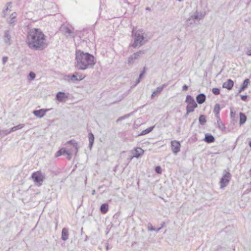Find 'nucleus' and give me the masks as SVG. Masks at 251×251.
<instances>
[{
    "mask_svg": "<svg viewBox=\"0 0 251 251\" xmlns=\"http://www.w3.org/2000/svg\"><path fill=\"white\" fill-rule=\"evenodd\" d=\"M46 41V36L39 28H32L27 33L26 42L28 47L31 50H44L48 46Z\"/></svg>",
    "mask_w": 251,
    "mask_h": 251,
    "instance_id": "obj_1",
    "label": "nucleus"
},
{
    "mask_svg": "<svg viewBox=\"0 0 251 251\" xmlns=\"http://www.w3.org/2000/svg\"><path fill=\"white\" fill-rule=\"evenodd\" d=\"M75 60V67L79 70L92 68L96 63V59L93 55L80 50H76Z\"/></svg>",
    "mask_w": 251,
    "mask_h": 251,
    "instance_id": "obj_2",
    "label": "nucleus"
},
{
    "mask_svg": "<svg viewBox=\"0 0 251 251\" xmlns=\"http://www.w3.org/2000/svg\"><path fill=\"white\" fill-rule=\"evenodd\" d=\"M146 34L142 29H139L135 31L133 29L131 32V37L133 39V43L130 44V46L134 49L137 47H140L145 45L147 40H145Z\"/></svg>",
    "mask_w": 251,
    "mask_h": 251,
    "instance_id": "obj_3",
    "label": "nucleus"
},
{
    "mask_svg": "<svg viewBox=\"0 0 251 251\" xmlns=\"http://www.w3.org/2000/svg\"><path fill=\"white\" fill-rule=\"evenodd\" d=\"M231 175L229 172L224 170V175L220 179L221 188H223L226 186L230 181Z\"/></svg>",
    "mask_w": 251,
    "mask_h": 251,
    "instance_id": "obj_4",
    "label": "nucleus"
},
{
    "mask_svg": "<svg viewBox=\"0 0 251 251\" xmlns=\"http://www.w3.org/2000/svg\"><path fill=\"white\" fill-rule=\"evenodd\" d=\"M31 178L35 183H40L39 185H41L42 182L44 181L45 176V175L42 173L40 171H37L32 173Z\"/></svg>",
    "mask_w": 251,
    "mask_h": 251,
    "instance_id": "obj_5",
    "label": "nucleus"
},
{
    "mask_svg": "<svg viewBox=\"0 0 251 251\" xmlns=\"http://www.w3.org/2000/svg\"><path fill=\"white\" fill-rule=\"evenodd\" d=\"M3 41L8 45H10L12 44L11 31L10 30H6L4 32Z\"/></svg>",
    "mask_w": 251,
    "mask_h": 251,
    "instance_id": "obj_6",
    "label": "nucleus"
},
{
    "mask_svg": "<svg viewBox=\"0 0 251 251\" xmlns=\"http://www.w3.org/2000/svg\"><path fill=\"white\" fill-rule=\"evenodd\" d=\"M171 147L173 152L176 154L180 151V144L178 141H171Z\"/></svg>",
    "mask_w": 251,
    "mask_h": 251,
    "instance_id": "obj_7",
    "label": "nucleus"
},
{
    "mask_svg": "<svg viewBox=\"0 0 251 251\" xmlns=\"http://www.w3.org/2000/svg\"><path fill=\"white\" fill-rule=\"evenodd\" d=\"M49 110V109H40L39 110H35L32 113L36 117L41 118L45 115L46 113Z\"/></svg>",
    "mask_w": 251,
    "mask_h": 251,
    "instance_id": "obj_8",
    "label": "nucleus"
},
{
    "mask_svg": "<svg viewBox=\"0 0 251 251\" xmlns=\"http://www.w3.org/2000/svg\"><path fill=\"white\" fill-rule=\"evenodd\" d=\"M79 74L77 72H75L71 76V80L73 82H75V81H79L83 79L84 77H82V75H78Z\"/></svg>",
    "mask_w": 251,
    "mask_h": 251,
    "instance_id": "obj_9",
    "label": "nucleus"
},
{
    "mask_svg": "<svg viewBox=\"0 0 251 251\" xmlns=\"http://www.w3.org/2000/svg\"><path fill=\"white\" fill-rule=\"evenodd\" d=\"M167 86V84H163L161 86L158 87L155 90H154L151 95V98L153 99L155 96H157L158 94L161 93V92L163 91V89Z\"/></svg>",
    "mask_w": 251,
    "mask_h": 251,
    "instance_id": "obj_10",
    "label": "nucleus"
},
{
    "mask_svg": "<svg viewBox=\"0 0 251 251\" xmlns=\"http://www.w3.org/2000/svg\"><path fill=\"white\" fill-rule=\"evenodd\" d=\"M196 99L198 103L202 104L206 100V95L203 93H200L196 96Z\"/></svg>",
    "mask_w": 251,
    "mask_h": 251,
    "instance_id": "obj_11",
    "label": "nucleus"
},
{
    "mask_svg": "<svg viewBox=\"0 0 251 251\" xmlns=\"http://www.w3.org/2000/svg\"><path fill=\"white\" fill-rule=\"evenodd\" d=\"M67 144L72 145L73 148L72 149L74 150V152L75 155H76L79 148L78 143L75 140H71L67 142Z\"/></svg>",
    "mask_w": 251,
    "mask_h": 251,
    "instance_id": "obj_12",
    "label": "nucleus"
},
{
    "mask_svg": "<svg viewBox=\"0 0 251 251\" xmlns=\"http://www.w3.org/2000/svg\"><path fill=\"white\" fill-rule=\"evenodd\" d=\"M234 85V82L231 79H228L227 80L223 83V87L225 88H226L227 90H231Z\"/></svg>",
    "mask_w": 251,
    "mask_h": 251,
    "instance_id": "obj_13",
    "label": "nucleus"
},
{
    "mask_svg": "<svg viewBox=\"0 0 251 251\" xmlns=\"http://www.w3.org/2000/svg\"><path fill=\"white\" fill-rule=\"evenodd\" d=\"M144 151L140 148H136L135 149V154L133 156L131 157L130 160L132 159L133 157H135L137 158L141 157L144 153Z\"/></svg>",
    "mask_w": 251,
    "mask_h": 251,
    "instance_id": "obj_14",
    "label": "nucleus"
},
{
    "mask_svg": "<svg viewBox=\"0 0 251 251\" xmlns=\"http://www.w3.org/2000/svg\"><path fill=\"white\" fill-rule=\"evenodd\" d=\"M203 140L207 143H212L215 141V137L211 134L206 133Z\"/></svg>",
    "mask_w": 251,
    "mask_h": 251,
    "instance_id": "obj_15",
    "label": "nucleus"
},
{
    "mask_svg": "<svg viewBox=\"0 0 251 251\" xmlns=\"http://www.w3.org/2000/svg\"><path fill=\"white\" fill-rule=\"evenodd\" d=\"M67 98L68 96L63 92H59L56 95V100L60 102L64 101V100Z\"/></svg>",
    "mask_w": 251,
    "mask_h": 251,
    "instance_id": "obj_16",
    "label": "nucleus"
},
{
    "mask_svg": "<svg viewBox=\"0 0 251 251\" xmlns=\"http://www.w3.org/2000/svg\"><path fill=\"white\" fill-rule=\"evenodd\" d=\"M69 237V230L67 228H63L61 232V239L63 241H66Z\"/></svg>",
    "mask_w": 251,
    "mask_h": 251,
    "instance_id": "obj_17",
    "label": "nucleus"
},
{
    "mask_svg": "<svg viewBox=\"0 0 251 251\" xmlns=\"http://www.w3.org/2000/svg\"><path fill=\"white\" fill-rule=\"evenodd\" d=\"M62 30L67 37L74 36V33L69 27L67 26L63 27Z\"/></svg>",
    "mask_w": 251,
    "mask_h": 251,
    "instance_id": "obj_18",
    "label": "nucleus"
},
{
    "mask_svg": "<svg viewBox=\"0 0 251 251\" xmlns=\"http://www.w3.org/2000/svg\"><path fill=\"white\" fill-rule=\"evenodd\" d=\"M197 107L198 104L196 102L187 104V105L186 107V111H188V112H193L195 109Z\"/></svg>",
    "mask_w": 251,
    "mask_h": 251,
    "instance_id": "obj_19",
    "label": "nucleus"
},
{
    "mask_svg": "<svg viewBox=\"0 0 251 251\" xmlns=\"http://www.w3.org/2000/svg\"><path fill=\"white\" fill-rule=\"evenodd\" d=\"M88 138H89V148H90V149H91L93 146V144L94 143V140H95L94 135L92 132H90L88 134Z\"/></svg>",
    "mask_w": 251,
    "mask_h": 251,
    "instance_id": "obj_20",
    "label": "nucleus"
},
{
    "mask_svg": "<svg viewBox=\"0 0 251 251\" xmlns=\"http://www.w3.org/2000/svg\"><path fill=\"white\" fill-rule=\"evenodd\" d=\"M247 121V116L243 112L239 113V124L240 126L243 125Z\"/></svg>",
    "mask_w": 251,
    "mask_h": 251,
    "instance_id": "obj_21",
    "label": "nucleus"
},
{
    "mask_svg": "<svg viewBox=\"0 0 251 251\" xmlns=\"http://www.w3.org/2000/svg\"><path fill=\"white\" fill-rule=\"evenodd\" d=\"M217 118V123L218 127L221 130L223 131L225 129V125L222 123L219 116H215Z\"/></svg>",
    "mask_w": 251,
    "mask_h": 251,
    "instance_id": "obj_22",
    "label": "nucleus"
},
{
    "mask_svg": "<svg viewBox=\"0 0 251 251\" xmlns=\"http://www.w3.org/2000/svg\"><path fill=\"white\" fill-rule=\"evenodd\" d=\"M145 53V50H139L136 52H135L133 54L134 58L136 59V60L139 59L140 58L143 56Z\"/></svg>",
    "mask_w": 251,
    "mask_h": 251,
    "instance_id": "obj_23",
    "label": "nucleus"
},
{
    "mask_svg": "<svg viewBox=\"0 0 251 251\" xmlns=\"http://www.w3.org/2000/svg\"><path fill=\"white\" fill-rule=\"evenodd\" d=\"M108 210V204L106 203L102 204L100 207V211L102 214H105Z\"/></svg>",
    "mask_w": 251,
    "mask_h": 251,
    "instance_id": "obj_24",
    "label": "nucleus"
},
{
    "mask_svg": "<svg viewBox=\"0 0 251 251\" xmlns=\"http://www.w3.org/2000/svg\"><path fill=\"white\" fill-rule=\"evenodd\" d=\"M68 150L64 148H62L58 150L55 154V156L57 157L62 155H65L67 153V151Z\"/></svg>",
    "mask_w": 251,
    "mask_h": 251,
    "instance_id": "obj_25",
    "label": "nucleus"
},
{
    "mask_svg": "<svg viewBox=\"0 0 251 251\" xmlns=\"http://www.w3.org/2000/svg\"><path fill=\"white\" fill-rule=\"evenodd\" d=\"M199 122L201 125H204L206 123V116L202 114L200 115L199 118Z\"/></svg>",
    "mask_w": 251,
    "mask_h": 251,
    "instance_id": "obj_26",
    "label": "nucleus"
},
{
    "mask_svg": "<svg viewBox=\"0 0 251 251\" xmlns=\"http://www.w3.org/2000/svg\"><path fill=\"white\" fill-rule=\"evenodd\" d=\"M155 126H150L149 128L143 130L139 135H144L151 132L154 128Z\"/></svg>",
    "mask_w": 251,
    "mask_h": 251,
    "instance_id": "obj_27",
    "label": "nucleus"
},
{
    "mask_svg": "<svg viewBox=\"0 0 251 251\" xmlns=\"http://www.w3.org/2000/svg\"><path fill=\"white\" fill-rule=\"evenodd\" d=\"M185 102L187 104H191L192 103L196 102L193 97H192L191 95H189L186 96Z\"/></svg>",
    "mask_w": 251,
    "mask_h": 251,
    "instance_id": "obj_28",
    "label": "nucleus"
},
{
    "mask_svg": "<svg viewBox=\"0 0 251 251\" xmlns=\"http://www.w3.org/2000/svg\"><path fill=\"white\" fill-rule=\"evenodd\" d=\"M220 111V105L219 103H216L214 108L213 112L215 113V116H219Z\"/></svg>",
    "mask_w": 251,
    "mask_h": 251,
    "instance_id": "obj_29",
    "label": "nucleus"
},
{
    "mask_svg": "<svg viewBox=\"0 0 251 251\" xmlns=\"http://www.w3.org/2000/svg\"><path fill=\"white\" fill-rule=\"evenodd\" d=\"M250 82V80L249 78H246L243 82L241 87L245 90L248 87L249 84Z\"/></svg>",
    "mask_w": 251,
    "mask_h": 251,
    "instance_id": "obj_30",
    "label": "nucleus"
},
{
    "mask_svg": "<svg viewBox=\"0 0 251 251\" xmlns=\"http://www.w3.org/2000/svg\"><path fill=\"white\" fill-rule=\"evenodd\" d=\"M11 132V131L10 129L0 130V135L1 136H4L6 135L9 134Z\"/></svg>",
    "mask_w": 251,
    "mask_h": 251,
    "instance_id": "obj_31",
    "label": "nucleus"
},
{
    "mask_svg": "<svg viewBox=\"0 0 251 251\" xmlns=\"http://www.w3.org/2000/svg\"><path fill=\"white\" fill-rule=\"evenodd\" d=\"M24 126V124H19L17 125L16 126H13V127L10 128V130L12 132L15 131L17 130L22 128Z\"/></svg>",
    "mask_w": 251,
    "mask_h": 251,
    "instance_id": "obj_32",
    "label": "nucleus"
},
{
    "mask_svg": "<svg viewBox=\"0 0 251 251\" xmlns=\"http://www.w3.org/2000/svg\"><path fill=\"white\" fill-rule=\"evenodd\" d=\"M135 60L136 59L134 58L133 54H132L128 58L127 63L129 65L132 64Z\"/></svg>",
    "mask_w": 251,
    "mask_h": 251,
    "instance_id": "obj_33",
    "label": "nucleus"
},
{
    "mask_svg": "<svg viewBox=\"0 0 251 251\" xmlns=\"http://www.w3.org/2000/svg\"><path fill=\"white\" fill-rule=\"evenodd\" d=\"M74 151V150L71 149L70 150H68L67 151V153H66V155L67 156V158L70 160L72 158V154L73 152Z\"/></svg>",
    "mask_w": 251,
    "mask_h": 251,
    "instance_id": "obj_34",
    "label": "nucleus"
},
{
    "mask_svg": "<svg viewBox=\"0 0 251 251\" xmlns=\"http://www.w3.org/2000/svg\"><path fill=\"white\" fill-rule=\"evenodd\" d=\"M195 23V21L194 20H193V19L191 17V16L189 18H188L186 22V25H187V26H189L190 25L193 24V23Z\"/></svg>",
    "mask_w": 251,
    "mask_h": 251,
    "instance_id": "obj_35",
    "label": "nucleus"
},
{
    "mask_svg": "<svg viewBox=\"0 0 251 251\" xmlns=\"http://www.w3.org/2000/svg\"><path fill=\"white\" fill-rule=\"evenodd\" d=\"M212 92L215 95H218L220 94V89L218 88H213L212 90Z\"/></svg>",
    "mask_w": 251,
    "mask_h": 251,
    "instance_id": "obj_36",
    "label": "nucleus"
},
{
    "mask_svg": "<svg viewBox=\"0 0 251 251\" xmlns=\"http://www.w3.org/2000/svg\"><path fill=\"white\" fill-rule=\"evenodd\" d=\"M191 17L193 19L194 21H195L196 20L200 19V18L199 17L198 13L197 12V11H196L194 14L191 15Z\"/></svg>",
    "mask_w": 251,
    "mask_h": 251,
    "instance_id": "obj_37",
    "label": "nucleus"
},
{
    "mask_svg": "<svg viewBox=\"0 0 251 251\" xmlns=\"http://www.w3.org/2000/svg\"><path fill=\"white\" fill-rule=\"evenodd\" d=\"M155 171L158 174H161L162 173V169L160 166H157L155 168Z\"/></svg>",
    "mask_w": 251,
    "mask_h": 251,
    "instance_id": "obj_38",
    "label": "nucleus"
},
{
    "mask_svg": "<svg viewBox=\"0 0 251 251\" xmlns=\"http://www.w3.org/2000/svg\"><path fill=\"white\" fill-rule=\"evenodd\" d=\"M148 230H150V231H155V228H154L152 226L151 224L150 223L148 224Z\"/></svg>",
    "mask_w": 251,
    "mask_h": 251,
    "instance_id": "obj_39",
    "label": "nucleus"
},
{
    "mask_svg": "<svg viewBox=\"0 0 251 251\" xmlns=\"http://www.w3.org/2000/svg\"><path fill=\"white\" fill-rule=\"evenodd\" d=\"M145 73H146V67H144V68H143V71H141V72L140 73V74L139 75V79H142V78L144 76Z\"/></svg>",
    "mask_w": 251,
    "mask_h": 251,
    "instance_id": "obj_40",
    "label": "nucleus"
},
{
    "mask_svg": "<svg viewBox=\"0 0 251 251\" xmlns=\"http://www.w3.org/2000/svg\"><path fill=\"white\" fill-rule=\"evenodd\" d=\"M28 76L31 80H33L35 78L36 75L34 72H30L28 74Z\"/></svg>",
    "mask_w": 251,
    "mask_h": 251,
    "instance_id": "obj_41",
    "label": "nucleus"
},
{
    "mask_svg": "<svg viewBox=\"0 0 251 251\" xmlns=\"http://www.w3.org/2000/svg\"><path fill=\"white\" fill-rule=\"evenodd\" d=\"M7 22L10 25H15V23L16 22V19L10 18L9 20H7Z\"/></svg>",
    "mask_w": 251,
    "mask_h": 251,
    "instance_id": "obj_42",
    "label": "nucleus"
},
{
    "mask_svg": "<svg viewBox=\"0 0 251 251\" xmlns=\"http://www.w3.org/2000/svg\"><path fill=\"white\" fill-rule=\"evenodd\" d=\"M8 57L7 56H3L2 58V64L3 65H5V63L7 62L8 61Z\"/></svg>",
    "mask_w": 251,
    "mask_h": 251,
    "instance_id": "obj_43",
    "label": "nucleus"
},
{
    "mask_svg": "<svg viewBox=\"0 0 251 251\" xmlns=\"http://www.w3.org/2000/svg\"><path fill=\"white\" fill-rule=\"evenodd\" d=\"M8 11V8L6 7L5 9L3 10L2 12V16L3 17H5L7 14V12Z\"/></svg>",
    "mask_w": 251,
    "mask_h": 251,
    "instance_id": "obj_44",
    "label": "nucleus"
},
{
    "mask_svg": "<svg viewBox=\"0 0 251 251\" xmlns=\"http://www.w3.org/2000/svg\"><path fill=\"white\" fill-rule=\"evenodd\" d=\"M248 97V95H241V99L245 101H246L247 100Z\"/></svg>",
    "mask_w": 251,
    "mask_h": 251,
    "instance_id": "obj_45",
    "label": "nucleus"
},
{
    "mask_svg": "<svg viewBox=\"0 0 251 251\" xmlns=\"http://www.w3.org/2000/svg\"><path fill=\"white\" fill-rule=\"evenodd\" d=\"M71 76L70 75H66L64 77V79L69 81V82H70L71 81V80L70 79L71 78Z\"/></svg>",
    "mask_w": 251,
    "mask_h": 251,
    "instance_id": "obj_46",
    "label": "nucleus"
},
{
    "mask_svg": "<svg viewBox=\"0 0 251 251\" xmlns=\"http://www.w3.org/2000/svg\"><path fill=\"white\" fill-rule=\"evenodd\" d=\"M16 16H17L16 13L14 12V13H12L10 15V18H11V19H16Z\"/></svg>",
    "mask_w": 251,
    "mask_h": 251,
    "instance_id": "obj_47",
    "label": "nucleus"
},
{
    "mask_svg": "<svg viewBox=\"0 0 251 251\" xmlns=\"http://www.w3.org/2000/svg\"><path fill=\"white\" fill-rule=\"evenodd\" d=\"M188 89V86L187 85H184L182 87L183 91H187Z\"/></svg>",
    "mask_w": 251,
    "mask_h": 251,
    "instance_id": "obj_48",
    "label": "nucleus"
},
{
    "mask_svg": "<svg viewBox=\"0 0 251 251\" xmlns=\"http://www.w3.org/2000/svg\"><path fill=\"white\" fill-rule=\"evenodd\" d=\"M142 79H139V77H138V79L136 80L135 85H137L138 83H140Z\"/></svg>",
    "mask_w": 251,
    "mask_h": 251,
    "instance_id": "obj_49",
    "label": "nucleus"
},
{
    "mask_svg": "<svg viewBox=\"0 0 251 251\" xmlns=\"http://www.w3.org/2000/svg\"><path fill=\"white\" fill-rule=\"evenodd\" d=\"M246 54L248 56H251V50H248L246 52Z\"/></svg>",
    "mask_w": 251,
    "mask_h": 251,
    "instance_id": "obj_50",
    "label": "nucleus"
},
{
    "mask_svg": "<svg viewBox=\"0 0 251 251\" xmlns=\"http://www.w3.org/2000/svg\"><path fill=\"white\" fill-rule=\"evenodd\" d=\"M245 90V89L244 88H243L241 86L240 87V88L239 89V90H238V94H239L242 91Z\"/></svg>",
    "mask_w": 251,
    "mask_h": 251,
    "instance_id": "obj_51",
    "label": "nucleus"
},
{
    "mask_svg": "<svg viewBox=\"0 0 251 251\" xmlns=\"http://www.w3.org/2000/svg\"><path fill=\"white\" fill-rule=\"evenodd\" d=\"M190 112H188V111H186V113L184 115V117L185 118H187L188 117V116L189 115V114L190 113Z\"/></svg>",
    "mask_w": 251,
    "mask_h": 251,
    "instance_id": "obj_52",
    "label": "nucleus"
},
{
    "mask_svg": "<svg viewBox=\"0 0 251 251\" xmlns=\"http://www.w3.org/2000/svg\"><path fill=\"white\" fill-rule=\"evenodd\" d=\"M162 228V227H160L159 228H155V231L156 232H158Z\"/></svg>",
    "mask_w": 251,
    "mask_h": 251,
    "instance_id": "obj_53",
    "label": "nucleus"
},
{
    "mask_svg": "<svg viewBox=\"0 0 251 251\" xmlns=\"http://www.w3.org/2000/svg\"><path fill=\"white\" fill-rule=\"evenodd\" d=\"M234 115H235L234 113L231 110V111H230V115H231V116L232 117Z\"/></svg>",
    "mask_w": 251,
    "mask_h": 251,
    "instance_id": "obj_54",
    "label": "nucleus"
},
{
    "mask_svg": "<svg viewBox=\"0 0 251 251\" xmlns=\"http://www.w3.org/2000/svg\"><path fill=\"white\" fill-rule=\"evenodd\" d=\"M95 193H96L95 190H93L92 191V195H95Z\"/></svg>",
    "mask_w": 251,
    "mask_h": 251,
    "instance_id": "obj_55",
    "label": "nucleus"
},
{
    "mask_svg": "<svg viewBox=\"0 0 251 251\" xmlns=\"http://www.w3.org/2000/svg\"><path fill=\"white\" fill-rule=\"evenodd\" d=\"M124 119V117H121L119 118L118 119L117 122H118V121H119V120H123V119Z\"/></svg>",
    "mask_w": 251,
    "mask_h": 251,
    "instance_id": "obj_56",
    "label": "nucleus"
},
{
    "mask_svg": "<svg viewBox=\"0 0 251 251\" xmlns=\"http://www.w3.org/2000/svg\"><path fill=\"white\" fill-rule=\"evenodd\" d=\"M146 9L147 10H151V8H150V7H146Z\"/></svg>",
    "mask_w": 251,
    "mask_h": 251,
    "instance_id": "obj_57",
    "label": "nucleus"
},
{
    "mask_svg": "<svg viewBox=\"0 0 251 251\" xmlns=\"http://www.w3.org/2000/svg\"><path fill=\"white\" fill-rule=\"evenodd\" d=\"M249 175L251 177V169H250V170L249 171Z\"/></svg>",
    "mask_w": 251,
    "mask_h": 251,
    "instance_id": "obj_58",
    "label": "nucleus"
},
{
    "mask_svg": "<svg viewBox=\"0 0 251 251\" xmlns=\"http://www.w3.org/2000/svg\"><path fill=\"white\" fill-rule=\"evenodd\" d=\"M249 146L251 148V141L249 142Z\"/></svg>",
    "mask_w": 251,
    "mask_h": 251,
    "instance_id": "obj_59",
    "label": "nucleus"
},
{
    "mask_svg": "<svg viewBox=\"0 0 251 251\" xmlns=\"http://www.w3.org/2000/svg\"><path fill=\"white\" fill-rule=\"evenodd\" d=\"M11 4V2H7V4H8V5H10V4Z\"/></svg>",
    "mask_w": 251,
    "mask_h": 251,
    "instance_id": "obj_60",
    "label": "nucleus"
},
{
    "mask_svg": "<svg viewBox=\"0 0 251 251\" xmlns=\"http://www.w3.org/2000/svg\"><path fill=\"white\" fill-rule=\"evenodd\" d=\"M164 225V223H163L162 224V225H161V227H162V228L163 227Z\"/></svg>",
    "mask_w": 251,
    "mask_h": 251,
    "instance_id": "obj_61",
    "label": "nucleus"
},
{
    "mask_svg": "<svg viewBox=\"0 0 251 251\" xmlns=\"http://www.w3.org/2000/svg\"><path fill=\"white\" fill-rule=\"evenodd\" d=\"M178 0V1H183V0Z\"/></svg>",
    "mask_w": 251,
    "mask_h": 251,
    "instance_id": "obj_62",
    "label": "nucleus"
},
{
    "mask_svg": "<svg viewBox=\"0 0 251 251\" xmlns=\"http://www.w3.org/2000/svg\"><path fill=\"white\" fill-rule=\"evenodd\" d=\"M250 184H251V182H250Z\"/></svg>",
    "mask_w": 251,
    "mask_h": 251,
    "instance_id": "obj_63",
    "label": "nucleus"
}]
</instances>
